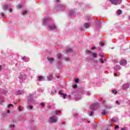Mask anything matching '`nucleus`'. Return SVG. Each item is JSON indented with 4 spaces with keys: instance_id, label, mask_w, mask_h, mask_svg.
<instances>
[{
    "instance_id": "f257e3e1",
    "label": "nucleus",
    "mask_w": 130,
    "mask_h": 130,
    "mask_svg": "<svg viewBox=\"0 0 130 130\" xmlns=\"http://www.w3.org/2000/svg\"><path fill=\"white\" fill-rule=\"evenodd\" d=\"M32 99H33V95L31 94H29L27 99V104H28L27 108H28L29 109H32V108H33V107L30 105V104H32V103H33V101H32Z\"/></svg>"
},
{
    "instance_id": "f03ea898",
    "label": "nucleus",
    "mask_w": 130,
    "mask_h": 130,
    "mask_svg": "<svg viewBox=\"0 0 130 130\" xmlns=\"http://www.w3.org/2000/svg\"><path fill=\"white\" fill-rule=\"evenodd\" d=\"M109 2L115 6H118V5H120L122 3V0H109Z\"/></svg>"
},
{
    "instance_id": "7ed1b4c3",
    "label": "nucleus",
    "mask_w": 130,
    "mask_h": 130,
    "mask_svg": "<svg viewBox=\"0 0 130 130\" xmlns=\"http://www.w3.org/2000/svg\"><path fill=\"white\" fill-rule=\"evenodd\" d=\"M49 120L52 123H55L56 122H57V116H52L50 117Z\"/></svg>"
},
{
    "instance_id": "20e7f679",
    "label": "nucleus",
    "mask_w": 130,
    "mask_h": 130,
    "mask_svg": "<svg viewBox=\"0 0 130 130\" xmlns=\"http://www.w3.org/2000/svg\"><path fill=\"white\" fill-rule=\"evenodd\" d=\"M98 107H99V103H95L92 104L90 106V109H91V110H96Z\"/></svg>"
},
{
    "instance_id": "39448f33",
    "label": "nucleus",
    "mask_w": 130,
    "mask_h": 130,
    "mask_svg": "<svg viewBox=\"0 0 130 130\" xmlns=\"http://www.w3.org/2000/svg\"><path fill=\"white\" fill-rule=\"evenodd\" d=\"M50 18L49 17H45L43 19L42 24L43 26H47L48 25V22H49Z\"/></svg>"
},
{
    "instance_id": "423d86ee",
    "label": "nucleus",
    "mask_w": 130,
    "mask_h": 130,
    "mask_svg": "<svg viewBox=\"0 0 130 130\" xmlns=\"http://www.w3.org/2000/svg\"><path fill=\"white\" fill-rule=\"evenodd\" d=\"M48 28L50 29V30H56V29H57V26L55 24L50 25L48 26Z\"/></svg>"
},
{
    "instance_id": "0eeeda50",
    "label": "nucleus",
    "mask_w": 130,
    "mask_h": 130,
    "mask_svg": "<svg viewBox=\"0 0 130 130\" xmlns=\"http://www.w3.org/2000/svg\"><path fill=\"white\" fill-rule=\"evenodd\" d=\"M127 63V62L125 59H122L119 62V64H120V66H122V67H124V66H126Z\"/></svg>"
},
{
    "instance_id": "6e6552de",
    "label": "nucleus",
    "mask_w": 130,
    "mask_h": 130,
    "mask_svg": "<svg viewBox=\"0 0 130 130\" xmlns=\"http://www.w3.org/2000/svg\"><path fill=\"white\" fill-rule=\"evenodd\" d=\"M129 85L130 84L128 83L123 84L122 86V90H127L129 88Z\"/></svg>"
},
{
    "instance_id": "1a4fd4ad",
    "label": "nucleus",
    "mask_w": 130,
    "mask_h": 130,
    "mask_svg": "<svg viewBox=\"0 0 130 130\" xmlns=\"http://www.w3.org/2000/svg\"><path fill=\"white\" fill-rule=\"evenodd\" d=\"M27 78V76L25 75L24 73H20V76H19V79L20 80H25V79Z\"/></svg>"
},
{
    "instance_id": "9d476101",
    "label": "nucleus",
    "mask_w": 130,
    "mask_h": 130,
    "mask_svg": "<svg viewBox=\"0 0 130 130\" xmlns=\"http://www.w3.org/2000/svg\"><path fill=\"white\" fill-rule=\"evenodd\" d=\"M82 98V92H80L77 94L76 100V101H79V100H81Z\"/></svg>"
},
{
    "instance_id": "9b49d317",
    "label": "nucleus",
    "mask_w": 130,
    "mask_h": 130,
    "mask_svg": "<svg viewBox=\"0 0 130 130\" xmlns=\"http://www.w3.org/2000/svg\"><path fill=\"white\" fill-rule=\"evenodd\" d=\"M47 59H48L51 64H53V62H54V59L53 58H50L49 57H48L47 58Z\"/></svg>"
},
{
    "instance_id": "f8f14e48",
    "label": "nucleus",
    "mask_w": 130,
    "mask_h": 130,
    "mask_svg": "<svg viewBox=\"0 0 130 130\" xmlns=\"http://www.w3.org/2000/svg\"><path fill=\"white\" fill-rule=\"evenodd\" d=\"M25 93L23 90H18L16 92V95H23Z\"/></svg>"
},
{
    "instance_id": "ddd939ff",
    "label": "nucleus",
    "mask_w": 130,
    "mask_h": 130,
    "mask_svg": "<svg viewBox=\"0 0 130 130\" xmlns=\"http://www.w3.org/2000/svg\"><path fill=\"white\" fill-rule=\"evenodd\" d=\"M90 26H91V24H90V23H85L83 25V26L84 27V28H85V29H88V28H89V27H90Z\"/></svg>"
},
{
    "instance_id": "4468645a",
    "label": "nucleus",
    "mask_w": 130,
    "mask_h": 130,
    "mask_svg": "<svg viewBox=\"0 0 130 130\" xmlns=\"http://www.w3.org/2000/svg\"><path fill=\"white\" fill-rule=\"evenodd\" d=\"M114 70L116 71H119L121 69V67L119 66H116L114 67Z\"/></svg>"
},
{
    "instance_id": "2eb2a0df",
    "label": "nucleus",
    "mask_w": 130,
    "mask_h": 130,
    "mask_svg": "<svg viewBox=\"0 0 130 130\" xmlns=\"http://www.w3.org/2000/svg\"><path fill=\"white\" fill-rule=\"evenodd\" d=\"M47 79L48 81H52V79H53V77H52V75H49L47 77Z\"/></svg>"
},
{
    "instance_id": "dca6fc26",
    "label": "nucleus",
    "mask_w": 130,
    "mask_h": 130,
    "mask_svg": "<svg viewBox=\"0 0 130 130\" xmlns=\"http://www.w3.org/2000/svg\"><path fill=\"white\" fill-rule=\"evenodd\" d=\"M111 121H112V122H117L118 121V119L117 118H113L111 119Z\"/></svg>"
},
{
    "instance_id": "f3484780",
    "label": "nucleus",
    "mask_w": 130,
    "mask_h": 130,
    "mask_svg": "<svg viewBox=\"0 0 130 130\" xmlns=\"http://www.w3.org/2000/svg\"><path fill=\"white\" fill-rule=\"evenodd\" d=\"M67 53L68 52H73V49L71 48H69L66 50Z\"/></svg>"
},
{
    "instance_id": "a211bd4d",
    "label": "nucleus",
    "mask_w": 130,
    "mask_h": 130,
    "mask_svg": "<svg viewBox=\"0 0 130 130\" xmlns=\"http://www.w3.org/2000/svg\"><path fill=\"white\" fill-rule=\"evenodd\" d=\"M74 14H75V12H74L73 10H71L69 12V13H68V15L69 16H73Z\"/></svg>"
},
{
    "instance_id": "6ab92c4d",
    "label": "nucleus",
    "mask_w": 130,
    "mask_h": 130,
    "mask_svg": "<svg viewBox=\"0 0 130 130\" xmlns=\"http://www.w3.org/2000/svg\"><path fill=\"white\" fill-rule=\"evenodd\" d=\"M117 15H121L122 14V11L121 10L119 9L117 11Z\"/></svg>"
},
{
    "instance_id": "aec40b11",
    "label": "nucleus",
    "mask_w": 130,
    "mask_h": 130,
    "mask_svg": "<svg viewBox=\"0 0 130 130\" xmlns=\"http://www.w3.org/2000/svg\"><path fill=\"white\" fill-rule=\"evenodd\" d=\"M44 79H43V76H39L38 81H44Z\"/></svg>"
},
{
    "instance_id": "412c9836",
    "label": "nucleus",
    "mask_w": 130,
    "mask_h": 130,
    "mask_svg": "<svg viewBox=\"0 0 130 130\" xmlns=\"http://www.w3.org/2000/svg\"><path fill=\"white\" fill-rule=\"evenodd\" d=\"M57 58H58V59H62V58H61V54H58L57 55Z\"/></svg>"
},
{
    "instance_id": "4be33fe9",
    "label": "nucleus",
    "mask_w": 130,
    "mask_h": 130,
    "mask_svg": "<svg viewBox=\"0 0 130 130\" xmlns=\"http://www.w3.org/2000/svg\"><path fill=\"white\" fill-rule=\"evenodd\" d=\"M64 6L63 5L61 4L60 5L57 7V9H62V8H64Z\"/></svg>"
},
{
    "instance_id": "5701e85b",
    "label": "nucleus",
    "mask_w": 130,
    "mask_h": 130,
    "mask_svg": "<svg viewBox=\"0 0 130 130\" xmlns=\"http://www.w3.org/2000/svg\"><path fill=\"white\" fill-rule=\"evenodd\" d=\"M8 8V5H4L3 7V9L4 11H6V10H7Z\"/></svg>"
},
{
    "instance_id": "b1692460",
    "label": "nucleus",
    "mask_w": 130,
    "mask_h": 130,
    "mask_svg": "<svg viewBox=\"0 0 130 130\" xmlns=\"http://www.w3.org/2000/svg\"><path fill=\"white\" fill-rule=\"evenodd\" d=\"M92 57L94 58H96V57H97V54L96 53H92Z\"/></svg>"
},
{
    "instance_id": "393cba45",
    "label": "nucleus",
    "mask_w": 130,
    "mask_h": 130,
    "mask_svg": "<svg viewBox=\"0 0 130 130\" xmlns=\"http://www.w3.org/2000/svg\"><path fill=\"white\" fill-rule=\"evenodd\" d=\"M22 109H23V107H22V106H20L18 108V110L19 111H22Z\"/></svg>"
},
{
    "instance_id": "a878e982",
    "label": "nucleus",
    "mask_w": 130,
    "mask_h": 130,
    "mask_svg": "<svg viewBox=\"0 0 130 130\" xmlns=\"http://www.w3.org/2000/svg\"><path fill=\"white\" fill-rule=\"evenodd\" d=\"M93 114H94V112L92 111L88 113V115L89 116H93Z\"/></svg>"
},
{
    "instance_id": "bb28decb",
    "label": "nucleus",
    "mask_w": 130,
    "mask_h": 130,
    "mask_svg": "<svg viewBox=\"0 0 130 130\" xmlns=\"http://www.w3.org/2000/svg\"><path fill=\"white\" fill-rule=\"evenodd\" d=\"M112 93H113V94H115V95H116V94H117V91H116L115 90H113Z\"/></svg>"
},
{
    "instance_id": "cd10ccee",
    "label": "nucleus",
    "mask_w": 130,
    "mask_h": 130,
    "mask_svg": "<svg viewBox=\"0 0 130 130\" xmlns=\"http://www.w3.org/2000/svg\"><path fill=\"white\" fill-rule=\"evenodd\" d=\"M27 13H28L27 11H24L22 13V15L23 16H25V15H26V14H27Z\"/></svg>"
},
{
    "instance_id": "c85d7f7f",
    "label": "nucleus",
    "mask_w": 130,
    "mask_h": 130,
    "mask_svg": "<svg viewBox=\"0 0 130 130\" xmlns=\"http://www.w3.org/2000/svg\"><path fill=\"white\" fill-rule=\"evenodd\" d=\"M106 114V111L105 110H104L103 112H102V115H105Z\"/></svg>"
},
{
    "instance_id": "c756f323",
    "label": "nucleus",
    "mask_w": 130,
    "mask_h": 130,
    "mask_svg": "<svg viewBox=\"0 0 130 130\" xmlns=\"http://www.w3.org/2000/svg\"><path fill=\"white\" fill-rule=\"evenodd\" d=\"M10 107H14V105H13V104H10L9 105H8V108H10Z\"/></svg>"
},
{
    "instance_id": "7c9ffc66",
    "label": "nucleus",
    "mask_w": 130,
    "mask_h": 130,
    "mask_svg": "<svg viewBox=\"0 0 130 130\" xmlns=\"http://www.w3.org/2000/svg\"><path fill=\"white\" fill-rule=\"evenodd\" d=\"M54 93H56V90H54L53 91H51V95H53Z\"/></svg>"
},
{
    "instance_id": "2f4dec72",
    "label": "nucleus",
    "mask_w": 130,
    "mask_h": 130,
    "mask_svg": "<svg viewBox=\"0 0 130 130\" xmlns=\"http://www.w3.org/2000/svg\"><path fill=\"white\" fill-rule=\"evenodd\" d=\"M78 87V85H77V84H74L73 85H72V87L74 88V89H76V88Z\"/></svg>"
},
{
    "instance_id": "473e14b6",
    "label": "nucleus",
    "mask_w": 130,
    "mask_h": 130,
    "mask_svg": "<svg viewBox=\"0 0 130 130\" xmlns=\"http://www.w3.org/2000/svg\"><path fill=\"white\" fill-rule=\"evenodd\" d=\"M22 7H23V5L22 4H19L18 6H17V8L18 9H21V8H22Z\"/></svg>"
},
{
    "instance_id": "72a5a7b5",
    "label": "nucleus",
    "mask_w": 130,
    "mask_h": 130,
    "mask_svg": "<svg viewBox=\"0 0 130 130\" xmlns=\"http://www.w3.org/2000/svg\"><path fill=\"white\" fill-rule=\"evenodd\" d=\"M62 96L63 97V99H66V98H67V94H64L63 93V94H62Z\"/></svg>"
},
{
    "instance_id": "f704fd0d",
    "label": "nucleus",
    "mask_w": 130,
    "mask_h": 130,
    "mask_svg": "<svg viewBox=\"0 0 130 130\" xmlns=\"http://www.w3.org/2000/svg\"><path fill=\"white\" fill-rule=\"evenodd\" d=\"M40 105L42 106V107H44V106H45V104H44L43 103H41L40 104Z\"/></svg>"
},
{
    "instance_id": "c9c22d12",
    "label": "nucleus",
    "mask_w": 130,
    "mask_h": 130,
    "mask_svg": "<svg viewBox=\"0 0 130 130\" xmlns=\"http://www.w3.org/2000/svg\"><path fill=\"white\" fill-rule=\"evenodd\" d=\"M1 16H2L3 18H6V15H5L3 13H1Z\"/></svg>"
},
{
    "instance_id": "e433bc0d",
    "label": "nucleus",
    "mask_w": 130,
    "mask_h": 130,
    "mask_svg": "<svg viewBox=\"0 0 130 130\" xmlns=\"http://www.w3.org/2000/svg\"><path fill=\"white\" fill-rule=\"evenodd\" d=\"M100 46H103L104 45V43H103V42H100Z\"/></svg>"
},
{
    "instance_id": "4c0bfd02",
    "label": "nucleus",
    "mask_w": 130,
    "mask_h": 130,
    "mask_svg": "<svg viewBox=\"0 0 130 130\" xmlns=\"http://www.w3.org/2000/svg\"><path fill=\"white\" fill-rule=\"evenodd\" d=\"M75 83H79V79H75Z\"/></svg>"
},
{
    "instance_id": "58836bf2",
    "label": "nucleus",
    "mask_w": 130,
    "mask_h": 130,
    "mask_svg": "<svg viewBox=\"0 0 130 130\" xmlns=\"http://www.w3.org/2000/svg\"><path fill=\"white\" fill-rule=\"evenodd\" d=\"M9 127H10L11 128H12V127L14 128L15 127V125L14 124L10 125Z\"/></svg>"
},
{
    "instance_id": "ea45409f",
    "label": "nucleus",
    "mask_w": 130,
    "mask_h": 130,
    "mask_svg": "<svg viewBox=\"0 0 130 130\" xmlns=\"http://www.w3.org/2000/svg\"><path fill=\"white\" fill-rule=\"evenodd\" d=\"M64 59L65 61H69V60H70V58H64Z\"/></svg>"
},
{
    "instance_id": "a19ab883",
    "label": "nucleus",
    "mask_w": 130,
    "mask_h": 130,
    "mask_svg": "<svg viewBox=\"0 0 130 130\" xmlns=\"http://www.w3.org/2000/svg\"><path fill=\"white\" fill-rule=\"evenodd\" d=\"M55 114H58V113H60V111H57V110H56V111H55Z\"/></svg>"
},
{
    "instance_id": "79ce46f5",
    "label": "nucleus",
    "mask_w": 130,
    "mask_h": 130,
    "mask_svg": "<svg viewBox=\"0 0 130 130\" xmlns=\"http://www.w3.org/2000/svg\"><path fill=\"white\" fill-rule=\"evenodd\" d=\"M118 128H119V126L118 125H116L115 127V129H118Z\"/></svg>"
},
{
    "instance_id": "37998d69",
    "label": "nucleus",
    "mask_w": 130,
    "mask_h": 130,
    "mask_svg": "<svg viewBox=\"0 0 130 130\" xmlns=\"http://www.w3.org/2000/svg\"><path fill=\"white\" fill-rule=\"evenodd\" d=\"M22 60H26V59H27V58H26V56H24L22 58Z\"/></svg>"
},
{
    "instance_id": "c03bdc74",
    "label": "nucleus",
    "mask_w": 130,
    "mask_h": 130,
    "mask_svg": "<svg viewBox=\"0 0 130 130\" xmlns=\"http://www.w3.org/2000/svg\"><path fill=\"white\" fill-rule=\"evenodd\" d=\"M100 61H101V62L102 63H104V60H103V59H102V58L100 59Z\"/></svg>"
},
{
    "instance_id": "a18cd8bd",
    "label": "nucleus",
    "mask_w": 130,
    "mask_h": 130,
    "mask_svg": "<svg viewBox=\"0 0 130 130\" xmlns=\"http://www.w3.org/2000/svg\"><path fill=\"white\" fill-rule=\"evenodd\" d=\"M58 93L59 95H63V93L61 92V90H60Z\"/></svg>"
},
{
    "instance_id": "49530a36",
    "label": "nucleus",
    "mask_w": 130,
    "mask_h": 130,
    "mask_svg": "<svg viewBox=\"0 0 130 130\" xmlns=\"http://www.w3.org/2000/svg\"><path fill=\"white\" fill-rule=\"evenodd\" d=\"M73 116H74V117H77V116H78V114H77V113L74 114L73 115Z\"/></svg>"
},
{
    "instance_id": "de8ad7c7",
    "label": "nucleus",
    "mask_w": 130,
    "mask_h": 130,
    "mask_svg": "<svg viewBox=\"0 0 130 130\" xmlns=\"http://www.w3.org/2000/svg\"><path fill=\"white\" fill-rule=\"evenodd\" d=\"M87 95H88V96H90V95H91V92L90 91H88Z\"/></svg>"
},
{
    "instance_id": "09e8293b",
    "label": "nucleus",
    "mask_w": 130,
    "mask_h": 130,
    "mask_svg": "<svg viewBox=\"0 0 130 130\" xmlns=\"http://www.w3.org/2000/svg\"><path fill=\"white\" fill-rule=\"evenodd\" d=\"M116 104H118V105H119V104H120L118 102V101H116Z\"/></svg>"
},
{
    "instance_id": "8fccbe9b",
    "label": "nucleus",
    "mask_w": 130,
    "mask_h": 130,
    "mask_svg": "<svg viewBox=\"0 0 130 130\" xmlns=\"http://www.w3.org/2000/svg\"><path fill=\"white\" fill-rule=\"evenodd\" d=\"M2 65H0V71L2 70Z\"/></svg>"
},
{
    "instance_id": "3c124183",
    "label": "nucleus",
    "mask_w": 130,
    "mask_h": 130,
    "mask_svg": "<svg viewBox=\"0 0 130 130\" xmlns=\"http://www.w3.org/2000/svg\"><path fill=\"white\" fill-rule=\"evenodd\" d=\"M60 1V0H56V2L57 3H59Z\"/></svg>"
},
{
    "instance_id": "603ef678",
    "label": "nucleus",
    "mask_w": 130,
    "mask_h": 130,
    "mask_svg": "<svg viewBox=\"0 0 130 130\" xmlns=\"http://www.w3.org/2000/svg\"><path fill=\"white\" fill-rule=\"evenodd\" d=\"M9 12H10V13H12V9H9Z\"/></svg>"
},
{
    "instance_id": "864d4df0",
    "label": "nucleus",
    "mask_w": 130,
    "mask_h": 130,
    "mask_svg": "<svg viewBox=\"0 0 130 130\" xmlns=\"http://www.w3.org/2000/svg\"><path fill=\"white\" fill-rule=\"evenodd\" d=\"M114 77H117V75L115 73L114 74Z\"/></svg>"
},
{
    "instance_id": "5fc2aeb1",
    "label": "nucleus",
    "mask_w": 130,
    "mask_h": 130,
    "mask_svg": "<svg viewBox=\"0 0 130 130\" xmlns=\"http://www.w3.org/2000/svg\"><path fill=\"white\" fill-rule=\"evenodd\" d=\"M98 23H99V24H101V22L99 20H98Z\"/></svg>"
},
{
    "instance_id": "6e6d98bb",
    "label": "nucleus",
    "mask_w": 130,
    "mask_h": 130,
    "mask_svg": "<svg viewBox=\"0 0 130 130\" xmlns=\"http://www.w3.org/2000/svg\"><path fill=\"white\" fill-rule=\"evenodd\" d=\"M121 130H125V128H122Z\"/></svg>"
},
{
    "instance_id": "4d7b16f0",
    "label": "nucleus",
    "mask_w": 130,
    "mask_h": 130,
    "mask_svg": "<svg viewBox=\"0 0 130 130\" xmlns=\"http://www.w3.org/2000/svg\"><path fill=\"white\" fill-rule=\"evenodd\" d=\"M66 122H62V124H65Z\"/></svg>"
},
{
    "instance_id": "13d9d810",
    "label": "nucleus",
    "mask_w": 130,
    "mask_h": 130,
    "mask_svg": "<svg viewBox=\"0 0 130 130\" xmlns=\"http://www.w3.org/2000/svg\"><path fill=\"white\" fill-rule=\"evenodd\" d=\"M91 49H95V47H93L92 48H91Z\"/></svg>"
},
{
    "instance_id": "bf43d9fd",
    "label": "nucleus",
    "mask_w": 130,
    "mask_h": 130,
    "mask_svg": "<svg viewBox=\"0 0 130 130\" xmlns=\"http://www.w3.org/2000/svg\"><path fill=\"white\" fill-rule=\"evenodd\" d=\"M7 113H10V110L7 111Z\"/></svg>"
},
{
    "instance_id": "052dcab7",
    "label": "nucleus",
    "mask_w": 130,
    "mask_h": 130,
    "mask_svg": "<svg viewBox=\"0 0 130 130\" xmlns=\"http://www.w3.org/2000/svg\"><path fill=\"white\" fill-rule=\"evenodd\" d=\"M69 98H71V95H68Z\"/></svg>"
},
{
    "instance_id": "680f3d73",
    "label": "nucleus",
    "mask_w": 130,
    "mask_h": 130,
    "mask_svg": "<svg viewBox=\"0 0 130 130\" xmlns=\"http://www.w3.org/2000/svg\"><path fill=\"white\" fill-rule=\"evenodd\" d=\"M100 56H101V57H104V56H103V55H101Z\"/></svg>"
},
{
    "instance_id": "e2e57ef3",
    "label": "nucleus",
    "mask_w": 130,
    "mask_h": 130,
    "mask_svg": "<svg viewBox=\"0 0 130 130\" xmlns=\"http://www.w3.org/2000/svg\"><path fill=\"white\" fill-rule=\"evenodd\" d=\"M48 108H51V106H48Z\"/></svg>"
},
{
    "instance_id": "0e129e2a",
    "label": "nucleus",
    "mask_w": 130,
    "mask_h": 130,
    "mask_svg": "<svg viewBox=\"0 0 130 130\" xmlns=\"http://www.w3.org/2000/svg\"><path fill=\"white\" fill-rule=\"evenodd\" d=\"M57 79H59V76H57Z\"/></svg>"
},
{
    "instance_id": "69168bd1",
    "label": "nucleus",
    "mask_w": 130,
    "mask_h": 130,
    "mask_svg": "<svg viewBox=\"0 0 130 130\" xmlns=\"http://www.w3.org/2000/svg\"><path fill=\"white\" fill-rule=\"evenodd\" d=\"M111 125H112L111 124H110L109 126H111Z\"/></svg>"
},
{
    "instance_id": "338daca9",
    "label": "nucleus",
    "mask_w": 130,
    "mask_h": 130,
    "mask_svg": "<svg viewBox=\"0 0 130 130\" xmlns=\"http://www.w3.org/2000/svg\"><path fill=\"white\" fill-rule=\"evenodd\" d=\"M104 60L105 61H106V59H104Z\"/></svg>"
},
{
    "instance_id": "774afa93",
    "label": "nucleus",
    "mask_w": 130,
    "mask_h": 130,
    "mask_svg": "<svg viewBox=\"0 0 130 130\" xmlns=\"http://www.w3.org/2000/svg\"><path fill=\"white\" fill-rule=\"evenodd\" d=\"M87 123H90V121H87Z\"/></svg>"
}]
</instances>
